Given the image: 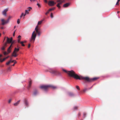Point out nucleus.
Here are the masks:
<instances>
[{
  "label": "nucleus",
  "instance_id": "nucleus-43",
  "mask_svg": "<svg viewBox=\"0 0 120 120\" xmlns=\"http://www.w3.org/2000/svg\"><path fill=\"white\" fill-rule=\"evenodd\" d=\"M78 108V107L77 106H75V107H74V109H77Z\"/></svg>",
  "mask_w": 120,
  "mask_h": 120
},
{
  "label": "nucleus",
  "instance_id": "nucleus-31",
  "mask_svg": "<svg viewBox=\"0 0 120 120\" xmlns=\"http://www.w3.org/2000/svg\"><path fill=\"white\" fill-rule=\"evenodd\" d=\"M49 11H49V10L47 12L45 13V14L46 15H47V14L49 13Z\"/></svg>",
  "mask_w": 120,
  "mask_h": 120
},
{
  "label": "nucleus",
  "instance_id": "nucleus-34",
  "mask_svg": "<svg viewBox=\"0 0 120 120\" xmlns=\"http://www.w3.org/2000/svg\"><path fill=\"white\" fill-rule=\"evenodd\" d=\"M51 17L52 18H53V13H51V15H50Z\"/></svg>",
  "mask_w": 120,
  "mask_h": 120
},
{
  "label": "nucleus",
  "instance_id": "nucleus-9",
  "mask_svg": "<svg viewBox=\"0 0 120 120\" xmlns=\"http://www.w3.org/2000/svg\"><path fill=\"white\" fill-rule=\"evenodd\" d=\"M8 10V9H6L4 10L2 12V14L4 16H6V13Z\"/></svg>",
  "mask_w": 120,
  "mask_h": 120
},
{
  "label": "nucleus",
  "instance_id": "nucleus-25",
  "mask_svg": "<svg viewBox=\"0 0 120 120\" xmlns=\"http://www.w3.org/2000/svg\"><path fill=\"white\" fill-rule=\"evenodd\" d=\"M11 62V61H9L8 62L6 63V64L7 65H8Z\"/></svg>",
  "mask_w": 120,
  "mask_h": 120
},
{
  "label": "nucleus",
  "instance_id": "nucleus-46",
  "mask_svg": "<svg viewBox=\"0 0 120 120\" xmlns=\"http://www.w3.org/2000/svg\"><path fill=\"white\" fill-rule=\"evenodd\" d=\"M30 44H28V48H29L30 47Z\"/></svg>",
  "mask_w": 120,
  "mask_h": 120
},
{
  "label": "nucleus",
  "instance_id": "nucleus-6",
  "mask_svg": "<svg viewBox=\"0 0 120 120\" xmlns=\"http://www.w3.org/2000/svg\"><path fill=\"white\" fill-rule=\"evenodd\" d=\"M36 36V34L35 33V31H34L33 32L32 34L30 40L31 41V42H34Z\"/></svg>",
  "mask_w": 120,
  "mask_h": 120
},
{
  "label": "nucleus",
  "instance_id": "nucleus-55",
  "mask_svg": "<svg viewBox=\"0 0 120 120\" xmlns=\"http://www.w3.org/2000/svg\"><path fill=\"white\" fill-rule=\"evenodd\" d=\"M23 43H26L27 42V41H23Z\"/></svg>",
  "mask_w": 120,
  "mask_h": 120
},
{
  "label": "nucleus",
  "instance_id": "nucleus-44",
  "mask_svg": "<svg viewBox=\"0 0 120 120\" xmlns=\"http://www.w3.org/2000/svg\"><path fill=\"white\" fill-rule=\"evenodd\" d=\"M61 1L60 0H57V2H60Z\"/></svg>",
  "mask_w": 120,
  "mask_h": 120
},
{
  "label": "nucleus",
  "instance_id": "nucleus-8",
  "mask_svg": "<svg viewBox=\"0 0 120 120\" xmlns=\"http://www.w3.org/2000/svg\"><path fill=\"white\" fill-rule=\"evenodd\" d=\"M38 94V90L36 89H35L34 90L33 92V95L36 96Z\"/></svg>",
  "mask_w": 120,
  "mask_h": 120
},
{
  "label": "nucleus",
  "instance_id": "nucleus-21",
  "mask_svg": "<svg viewBox=\"0 0 120 120\" xmlns=\"http://www.w3.org/2000/svg\"><path fill=\"white\" fill-rule=\"evenodd\" d=\"M20 43L21 44L22 46H25V45L23 43V41H21L20 42Z\"/></svg>",
  "mask_w": 120,
  "mask_h": 120
},
{
  "label": "nucleus",
  "instance_id": "nucleus-27",
  "mask_svg": "<svg viewBox=\"0 0 120 120\" xmlns=\"http://www.w3.org/2000/svg\"><path fill=\"white\" fill-rule=\"evenodd\" d=\"M76 88L78 90H80V89L78 86H76Z\"/></svg>",
  "mask_w": 120,
  "mask_h": 120
},
{
  "label": "nucleus",
  "instance_id": "nucleus-45",
  "mask_svg": "<svg viewBox=\"0 0 120 120\" xmlns=\"http://www.w3.org/2000/svg\"><path fill=\"white\" fill-rule=\"evenodd\" d=\"M11 99H10L8 101V103H10L11 102Z\"/></svg>",
  "mask_w": 120,
  "mask_h": 120
},
{
  "label": "nucleus",
  "instance_id": "nucleus-56",
  "mask_svg": "<svg viewBox=\"0 0 120 120\" xmlns=\"http://www.w3.org/2000/svg\"><path fill=\"white\" fill-rule=\"evenodd\" d=\"M2 56V54H0V57H1Z\"/></svg>",
  "mask_w": 120,
  "mask_h": 120
},
{
  "label": "nucleus",
  "instance_id": "nucleus-62",
  "mask_svg": "<svg viewBox=\"0 0 120 120\" xmlns=\"http://www.w3.org/2000/svg\"><path fill=\"white\" fill-rule=\"evenodd\" d=\"M12 59V58H11V59H10V61H11H11Z\"/></svg>",
  "mask_w": 120,
  "mask_h": 120
},
{
  "label": "nucleus",
  "instance_id": "nucleus-22",
  "mask_svg": "<svg viewBox=\"0 0 120 120\" xmlns=\"http://www.w3.org/2000/svg\"><path fill=\"white\" fill-rule=\"evenodd\" d=\"M4 55H8L9 53H8V52L7 53L6 52H4Z\"/></svg>",
  "mask_w": 120,
  "mask_h": 120
},
{
  "label": "nucleus",
  "instance_id": "nucleus-54",
  "mask_svg": "<svg viewBox=\"0 0 120 120\" xmlns=\"http://www.w3.org/2000/svg\"><path fill=\"white\" fill-rule=\"evenodd\" d=\"M44 1L46 3L47 2V1L46 0H44Z\"/></svg>",
  "mask_w": 120,
  "mask_h": 120
},
{
  "label": "nucleus",
  "instance_id": "nucleus-32",
  "mask_svg": "<svg viewBox=\"0 0 120 120\" xmlns=\"http://www.w3.org/2000/svg\"><path fill=\"white\" fill-rule=\"evenodd\" d=\"M7 42L5 43L3 46H4L5 47L7 46Z\"/></svg>",
  "mask_w": 120,
  "mask_h": 120
},
{
  "label": "nucleus",
  "instance_id": "nucleus-47",
  "mask_svg": "<svg viewBox=\"0 0 120 120\" xmlns=\"http://www.w3.org/2000/svg\"><path fill=\"white\" fill-rule=\"evenodd\" d=\"M15 61H16V60H13L12 61H11V62L12 63H13V62H15Z\"/></svg>",
  "mask_w": 120,
  "mask_h": 120
},
{
  "label": "nucleus",
  "instance_id": "nucleus-38",
  "mask_svg": "<svg viewBox=\"0 0 120 120\" xmlns=\"http://www.w3.org/2000/svg\"><path fill=\"white\" fill-rule=\"evenodd\" d=\"M63 2V1H61L59 3H58V4H59V5H60L62 4Z\"/></svg>",
  "mask_w": 120,
  "mask_h": 120
},
{
  "label": "nucleus",
  "instance_id": "nucleus-64",
  "mask_svg": "<svg viewBox=\"0 0 120 120\" xmlns=\"http://www.w3.org/2000/svg\"><path fill=\"white\" fill-rule=\"evenodd\" d=\"M119 11H118L117 12V13H119Z\"/></svg>",
  "mask_w": 120,
  "mask_h": 120
},
{
  "label": "nucleus",
  "instance_id": "nucleus-35",
  "mask_svg": "<svg viewBox=\"0 0 120 120\" xmlns=\"http://www.w3.org/2000/svg\"><path fill=\"white\" fill-rule=\"evenodd\" d=\"M28 9V11H30L32 9V8L31 7H29Z\"/></svg>",
  "mask_w": 120,
  "mask_h": 120
},
{
  "label": "nucleus",
  "instance_id": "nucleus-53",
  "mask_svg": "<svg viewBox=\"0 0 120 120\" xmlns=\"http://www.w3.org/2000/svg\"><path fill=\"white\" fill-rule=\"evenodd\" d=\"M38 7L40 8H41V6L39 4V5H38Z\"/></svg>",
  "mask_w": 120,
  "mask_h": 120
},
{
  "label": "nucleus",
  "instance_id": "nucleus-42",
  "mask_svg": "<svg viewBox=\"0 0 120 120\" xmlns=\"http://www.w3.org/2000/svg\"><path fill=\"white\" fill-rule=\"evenodd\" d=\"M16 30H15L14 31V32L13 33V36H15V32Z\"/></svg>",
  "mask_w": 120,
  "mask_h": 120
},
{
  "label": "nucleus",
  "instance_id": "nucleus-52",
  "mask_svg": "<svg viewBox=\"0 0 120 120\" xmlns=\"http://www.w3.org/2000/svg\"><path fill=\"white\" fill-rule=\"evenodd\" d=\"M83 114L84 116H85L86 115V114L85 113H84Z\"/></svg>",
  "mask_w": 120,
  "mask_h": 120
},
{
  "label": "nucleus",
  "instance_id": "nucleus-11",
  "mask_svg": "<svg viewBox=\"0 0 120 120\" xmlns=\"http://www.w3.org/2000/svg\"><path fill=\"white\" fill-rule=\"evenodd\" d=\"M68 95L69 96H71V97H72L74 95V94L71 92H69L68 93Z\"/></svg>",
  "mask_w": 120,
  "mask_h": 120
},
{
  "label": "nucleus",
  "instance_id": "nucleus-19",
  "mask_svg": "<svg viewBox=\"0 0 120 120\" xmlns=\"http://www.w3.org/2000/svg\"><path fill=\"white\" fill-rule=\"evenodd\" d=\"M43 21V20H42L40 21H39L38 23V25H40L41 24Z\"/></svg>",
  "mask_w": 120,
  "mask_h": 120
},
{
  "label": "nucleus",
  "instance_id": "nucleus-41",
  "mask_svg": "<svg viewBox=\"0 0 120 120\" xmlns=\"http://www.w3.org/2000/svg\"><path fill=\"white\" fill-rule=\"evenodd\" d=\"M12 45V44H11L8 48H9L10 49H12V48H11V47Z\"/></svg>",
  "mask_w": 120,
  "mask_h": 120
},
{
  "label": "nucleus",
  "instance_id": "nucleus-24",
  "mask_svg": "<svg viewBox=\"0 0 120 120\" xmlns=\"http://www.w3.org/2000/svg\"><path fill=\"white\" fill-rule=\"evenodd\" d=\"M60 5L59 4H58V3L57 4V5L56 6H57L59 8H60Z\"/></svg>",
  "mask_w": 120,
  "mask_h": 120
},
{
  "label": "nucleus",
  "instance_id": "nucleus-61",
  "mask_svg": "<svg viewBox=\"0 0 120 120\" xmlns=\"http://www.w3.org/2000/svg\"><path fill=\"white\" fill-rule=\"evenodd\" d=\"M16 27V26H15L14 27V28H15Z\"/></svg>",
  "mask_w": 120,
  "mask_h": 120
},
{
  "label": "nucleus",
  "instance_id": "nucleus-5",
  "mask_svg": "<svg viewBox=\"0 0 120 120\" xmlns=\"http://www.w3.org/2000/svg\"><path fill=\"white\" fill-rule=\"evenodd\" d=\"M19 48L17 49L15 47L12 54V56L14 57L17 56L18 55L17 54V52L19 51Z\"/></svg>",
  "mask_w": 120,
  "mask_h": 120
},
{
  "label": "nucleus",
  "instance_id": "nucleus-23",
  "mask_svg": "<svg viewBox=\"0 0 120 120\" xmlns=\"http://www.w3.org/2000/svg\"><path fill=\"white\" fill-rule=\"evenodd\" d=\"M38 25L36 26L35 29V30H38Z\"/></svg>",
  "mask_w": 120,
  "mask_h": 120
},
{
  "label": "nucleus",
  "instance_id": "nucleus-30",
  "mask_svg": "<svg viewBox=\"0 0 120 120\" xmlns=\"http://www.w3.org/2000/svg\"><path fill=\"white\" fill-rule=\"evenodd\" d=\"M25 14H28L29 13V12L27 10H26L25 11Z\"/></svg>",
  "mask_w": 120,
  "mask_h": 120
},
{
  "label": "nucleus",
  "instance_id": "nucleus-40",
  "mask_svg": "<svg viewBox=\"0 0 120 120\" xmlns=\"http://www.w3.org/2000/svg\"><path fill=\"white\" fill-rule=\"evenodd\" d=\"M15 42V41H12L11 42V44H13Z\"/></svg>",
  "mask_w": 120,
  "mask_h": 120
},
{
  "label": "nucleus",
  "instance_id": "nucleus-2",
  "mask_svg": "<svg viewBox=\"0 0 120 120\" xmlns=\"http://www.w3.org/2000/svg\"><path fill=\"white\" fill-rule=\"evenodd\" d=\"M50 87L52 88L53 89H56V87L51 85H42L40 86L41 89H43L45 91H46Z\"/></svg>",
  "mask_w": 120,
  "mask_h": 120
},
{
  "label": "nucleus",
  "instance_id": "nucleus-14",
  "mask_svg": "<svg viewBox=\"0 0 120 120\" xmlns=\"http://www.w3.org/2000/svg\"><path fill=\"white\" fill-rule=\"evenodd\" d=\"M25 105L27 106H28V102L26 100H25Z\"/></svg>",
  "mask_w": 120,
  "mask_h": 120
},
{
  "label": "nucleus",
  "instance_id": "nucleus-33",
  "mask_svg": "<svg viewBox=\"0 0 120 120\" xmlns=\"http://www.w3.org/2000/svg\"><path fill=\"white\" fill-rule=\"evenodd\" d=\"M21 39V38H19V39H18V42L19 43H20V40Z\"/></svg>",
  "mask_w": 120,
  "mask_h": 120
},
{
  "label": "nucleus",
  "instance_id": "nucleus-37",
  "mask_svg": "<svg viewBox=\"0 0 120 120\" xmlns=\"http://www.w3.org/2000/svg\"><path fill=\"white\" fill-rule=\"evenodd\" d=\"M23 15V13H22V14H21V16H20V18H22V16Z\"/></svg>",
  "mask_w": 120,
  "mask_h": 120
},
{
  "label": "nucleus",
  "instance_id": "nucleus-48",
  "mask_svg": "<svg viewBox=\"0 0 120 120\" xmlns=\"http://www.w3.org/2000/svg\"><path fill=\"white\" fill-rule=\"evenodd\" d=\"M21 37V36L20 35H19L18 37V38H20Z\"/></svg>",
  "mask_w": 120,
  "mask_h": 120
},
{
  "label": "nucleus",
  "instance_id": "nucleus-29",
  "mask_svg": "<svg viewBox=\"0 0 120 120\" xmlns=\"http://www.w3.org/2000/svg\"><path fill=\"white\" fill-rule=\"evenodd\" d=\"M20 21L19 19H18L17 21V22L18 24H19L20 23Z\"/></svg>",
  "mask_w": 120,
  "mask_h": 120
},
{
  "label": "nucleus",
  "instance_id": "nucleus-28",
  "mask_svg": "<svg viewBox=\"0 0 120 120\" xmlns=\"http://www.w3.org/2000/svg\"><path fill=\"white\" fill-rule=\"evenodd\" d=\"M5 47L4 46H3L1 48V49L2 50H4L5 49Z\"/></svg>",
  "mask_w": 120,
  "mask_h": 120
},
{
  "label": "nucleus",
  "instance_id": "nucleus-4",
  "mask_svg": "<svg viewBox=\"0 0 120 120\" xmlns=\"http://www.w3.org/2000/svg\"><path fill=\"white\" fill-rule=\"evenodd\" d=\"M11 18V16H9L8 19L6 20H5L4 19H1L2 23L1 25H4L5 24H6L9 22V20Z\"/></svg>",
  "mask_w": 120,
  "mask_h": 120
},
{
  "label": "nucleus",
  "instance_id": "nucleus-20",
  "mask_svg": "<svg viewBox=\"0 0 120 120\" xmlns=\"http://www.w3.org/2000/svg\"><path fill=\"white\" fill-rule=\"evenodd\" d=\"M55 9V7H53L52 8H50L49 9V11H51L54 10Z\"/></svg>",
  "mask_w": 120,
  "mask_h": 120
},
{
  "label": "nucleus",
  "instance_id": "nucleus-49",
  "mask_svg": "<svg viewBox=\"0 0 120 120\" xmlns=\"http://www.w3.org/2000/svg\"><path fill=\"white\" fill-rule=\"evenodd\" d=\"M81 115V114L80 113H79L78 114V116H79Z\"/></svg>",
  "mask_w": 120,
  "mask_h": 120
},
{
  "label": "nucleus",
  "instance_id": "nucleus-1",
  "mask_svg": "<svg viewBox=\"0 0 120 120\" xmlns=\"http://www.w3.org/2000/svg\"><path fill=\"white\" fill-rule=\"evenodd\" d=\"M62 70L65 72L67 73L68 75L71 77H73L76 79L84 80L87 82H92L97 80L98 78L95 77L93 78H90L88 77H84L81 76H79L73 70L71 71H67L64 69Z\"/></svg>",
  "mask_w": 120,
  "mask_h": 120
},
{
  "label": "nucleus",
  "instance_id": "nucleus-36",
  "mask_svg": "<svg viewBox=\"0 0 120 120\" xmlns=\"http://www.w3.org/2000/svg\"><path fill=\"white\" fill-rule=\"evenodd\" d=\"M14 62V64L12 65L13 66H14L15 65V64L17 63V62L16 61H15V62Z\"/></svg>",
  "mask_w": 120,
  "mask_h": 120
},
{
  "label": "nucleus",
  "instance_id": "nucleus-51",
  "mask_svg": "<svg viewBox=\"0 0 120 120\" xmlns=\"http://www.w3.org/2000/svg\"><path fill=\"white\" fill-rule=\"evenodd\" d=\"M9 57V56H7V57H5V58H6V59H7Z\"/></svg>",
  "mask_w": 120,
  "mask_h": 120
},
{
  "label": "nucleus",
  "instance_id": "nucleus-17",
  "mask_svg": "<svg viewBox=\"0 0 120 120\" xmlns=\"http://www.w3.org/2000/svg\"><path fill=\"white\" fill-rule=\"evenodd\" d=\"M11 49L9 48H8L7 49V51L8 52V53H9L11 52Z\"/></svg>",
  "mask_w": 120,
  "mask_h": 120
},
{
  "label": "nucleus",
  "instance_id": "nucleus-63",
  "mask_svg": "<svg viewBox=\"0 0 120 120\" xmlns=\"http://www.w3.org/2000/svg\"><path fill=\"white\" fill-rule=\"evenodd\" d=\"M120 1V0H118L117 1L119 2V1Z\"/></svg>",
  "mask_w": 120,
  "mask_h": 120
},
{
  "label": "nucleus",
  "instance_id": "nucleus-26",
  "mask_svg": "<svg viewBox=\"0 0 120 120\" xmlns=\"http://www.w3.org/2000/svg\"><path fill=\"white\" fill-rule=\"evenodd\" d=\"M87 90V89L86 88H85L83 90V92H85Z\"/></svg>",
  "mask_w": 120,
  "mask_h": 120
},
{
  "label": "nucleus",
  "instance_id": "nucleus-3",
  "mask_svg": "<svg viewBox=\"0 0 120 120\" xmlns=\"http://www.w3.org/2000/svg\"><path fill=\"white\" fill-rule=\"evenodd\" d=\"M49 72L51 73L54 74L55 75H61L60 73L57 70H50Z\"/></svg>",
  "mask_w": 120,
  "mask_h": 120
},
{
  "label": "nucleus",
  "instance_id": "nucleus-59",
  "mask_svg": "<svg viewBox=\"0 0 120 120\" xmlns=\"http://www.w3.org/2000/svg\"><path fill=\"white\" fill-rule=\"evenodd\" d=\"M1 29H3L4 28L3 27H2L1 28Z\"/></svg>",
  "mask_w": 120,
  "mask_h": 120
},
{
  "label": "nucleus",
  "instance_id": "nucleus-60",
  "mask_svg": "<svg viewBox=\"0 0 120 120\" xmlns=\"http://www.w3.org/2000/svg\"><path fill=\"white\" fill-rule=\"evenodd\" d=\"M39 4L38 3L37 4V5L38 6V5H39Z\"/></svg>",
  "mask_w": 120,
  "mask_h": 120
},
{
  "label": "nucleus",
  "instance_id": "nucleus-10",
  "mask_svg": "<svg viewBox=\"0 0 120 120\" xmlns=\"http://www.w3.org/2000/svg\"><path fill=\"white\" fill-rule=\"evenodd\" d=\"M32 84V81L31 80H30L29 82V85L28 87V90L30 89V88L31 87Z\"/></svg>",
  "mask_w": 120,
  "mask_h": 120
},
{
  "label": "nucleus",
  "instance_id": "nucleus-57",
  "mask_svg": "<svg viewBox=\"0 0 120 120\" xmlns=\"http://www.w3.org/2000/svg\"><path fill=\"white\" fill-rule=\"evenodd\" d=\"M26 14H25H25H23V16H25L26 15Z\"/></svg>",
  "mask_w": 120,
  "mask_h": 120
},
{
  "label": "nucleus",
  "instance_id": "nucleus-7",
  "mask_svg": "<svg viewBox=\"0 0 120 120\" xmlns=\"http://www.w3.org/2000/svg\"><path fill=\"white\" fill-rule=\"evenodd\" d=\"M56 4V3L53 1H49L48 3L49 5L50 6H53Z\"/></svg>",
  "mask_w": 120,
  "mask_h": 120
},
{
  "label": "nucleus",
  "instance_id": "nucleus-12",
  "mask_svg": "<svg viewBox=\"0 0 120 120\" xmlns=\"http://www.w3.org/2000/svg\"><path fill=\"white\" fill-rule=\"evenodd\" d=\"M70 5V4L69 3H67L63 5V7H66Z\"/></svg>",
  "mask_w": 120,
  "mask_h": 120
},
{
  "label": "nucleus",
  "instance_id": "nucleus-15",
  "mask_svg": "<svg viewBox=\"0 0 120 120\" xmlns=\"http://www.w3.org/2000/svg\"><path fill=\"white\" fill-rule=\"evenodd\" d=\"M36 33L38 34V36H40L41 33L38 30H36Z\"/></svg>",
  "mask_w": 120,
  "mask_h": 120
},
{
  "label": "nucleus",
  "instance_id": "nucleus-39",
  "mask_svg": "<svg viewBox=\"0 0 120 120\" xmlns=\"http://www.w3.org/2000/svg\"><path fill=\"white\" fill-rule=\"evenodd\" d=\"M10 39V42H11L12 40V37H11Z\"/></svg>",
  "mask_w": 120,
  "mask_h": 120
},
{
  "label": "nucleus",
  "instance_id": "nucleus-50",
  "mask_svg": "<svg viewBox=\"0 0 120 120\" xmlns=\"http://www.w3.org/2000/svg\"><path fill=\"white\" fill-rule=\"evenodd\" d=\"M119 2L117 1L116 5H119Z\"/></svg>",
  "mask_w": 120,
  "mask_h": 120
},
{
  "label": "nucleus",
  "instance_id": "nucleus-13",
  "mask_svg": "<svg viewBox=\"0 0 120 120\" xmlns=\"http://www.w3.org/2000/svg\"><path fill=\"white\" fill-rule=\"evenodd\" d=\"M20 100H19L17 102L15 103L14 104V105L15 106H16L18 105L19 103L20 102Z\"/></svg>",
  "mask_w": 120,
  "mask_h": 120
},
{
  "label": "nucleus",
  "instance_id": "nucleus-18",
  "mask_svg": "<svg viewBox=\"0 0 120 120\" xmlns=\"http://www.w3.org/2000/svg\"><path fill=\"white\" fill-rule=\"evenodd\" d=\"M6 59L5 58H4L2 60L1 59H0V61L1 62H3V61H4Z\"/></svg>",
  "mask_w": 120,
  "mask_h": 120
},
{
  "label": "nucleus",
  "instance_id": "nucleus-16",
  "mask_svg": "<svg viewBox=\"0 0 120 120\" xmlns=\"http://www.w3.org/2000/svg\"><path fill=\"white\" fill-rule=\"evenodd\" d=\"M7 43H10L11 42H10V39L9 38H8V37H7Z\"/></svg>",
  "mask_w": 120,
  "mask_h": 120
},
{
  "label": "nucleus",
  "instance_id": "nucleus-58",
  "mask_svg": "<svg viewBox=\"0 0 120 120\" xmlns=\"http://www.w3.org/2000/svg\"><path fill=\"white\" fill-rule=\"evenodd\" d=\"M8 70H9V71H10V68H9L8 69Z\"/></svg>",
  "mask_w": 120,
  "mask_h": 120
}]
</instances>
